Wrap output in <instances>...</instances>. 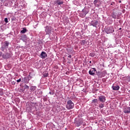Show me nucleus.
<instances>
[{
  "label": "nucleus",
  "instance_id": "1",
  "mask_svg": "<svg viewBox=\"0 0 130 130\" xmlns=\"http://www.w3.org/2000/svg\"><path fill=\"white\" fill-rule=\"evenodd\" d=\"M82 13H79V17L81 18H85L86 17V15L89 13V9L87 7H84V8L82 11Z\"/></svg>",
  "mask_w": 130,
  "mask_h": 130
},
{
  "label": "nucleus",
  "instance_id": "2",
  "mask_svg": "<svg viewBox=\"0 0 130 130\" xmlns=\"http://www.w3.org/2000/svg\"><path fill=\"white\" fill-rule=\"evenodd\" d=\"M45 32L46 35H49L50 37V35L53 33V28L52 27L47 25L45 27Z\"/></svg>",
  "mask_w": 130,
  "mask_h": 130
},
{
  "label": "nucleus",
  "instance_id": "3",
  "mask_svg": "<svg viewBox=\"0 0 130 130\" xmlns=\"http://www.w3.org/2000/svg\"><path fill=\"white\" fill-rule=\"evenodd\" d=\"M75 106V104L72 100H69L67 101V104L66 105V108L68 109V110H71V109H73Z\"/></svg>",
  "mask_w": 130,
  "mask_h": 130
},
{
  "label": "nucleus",
  "instance_id": "4",
  "mask_svg": "<svg viewBox=\"0 0 130 130\" xmlns=\"http://www.w3.org/2000/svg\"><path fill=\"white\" fill-rule=\"evenodd\" d=\"M89 26H93V27L98 28L100 26V23L98 20H92L89 23Z\"/></svg>",
  "mask_w": 130,
  "mask_h": 130
},
{
  "label": "nucleus",
  "instance_id": "5",
  "mask_svg": "<svg viewBox=\"0 0 130 130\" xmlns=\"http://www.w3.org/2000/svg\"><path fill=\"white\" fill-rule=\"evenodd\" d=\"M9 44H10V43L6 41L3 43V45L2 46V47H1L2 51H5V49H8V48H9Z\"/></svg>",
  "mask_w": 130,
  "mask_h": 130
},
{
  "label": "nucleus",
  "instance_id": "6",
  "mask_svg": "<svg viewBox=\"0 0 130 130\" xmlns=\"http://www.w3.org/2000/svg\"><path fill=\"white\" fill-rule=\"evenodd\" d=\"M74 123L76 126L79 127L82 123V120L80 118H75Z\"/></svg>",
  "mask_w": 130,
  "mask_h": 130
},
{
  "label": "nucleus",
  "instance_id": "7",
  "mask_svg": "<svg viewBox=\"0 0 130 130\" xmlns=\"http://www.w3.org/2000/svg\"><path fill=\"white\" fill-rule=\"evenodd\" d=\"M96 75L98 76V78H103V77H105V75H106V71L96 72Z\"/></svg>",
  "mask_w": 130,
  "mask_h": 130
},
{
  "label": "nucleus",
  "instance_id": "8",
  "mask_svg": "<svg viewBox=\"0 0 130 130\" xmlns=\"http://www.w3.org/2000/svg\"><path fill=\"white\" fill-rule=\"evenodd\" d=\"M107 34H110V33H113L114 32V28L112 26H110L106 30Z\"/></svg>",
  "mask_w": 130,
  "mask_h": 130
},
{
  "label": "nucleus",
  "instance_id": "9",
  "mask_svg": "<svg viewBox=\"0 0 130 130\" xmlns=\"http://www.w3.org/2000/svg\"><path fill=\"white\" fill-rule=\"evenodd\" d=\"M99 101H100L102 103H104L106 101V97L104 95L99 96Z\"/></svg>",
  "mask_w": 130,
  "mask_h": 130
},
{
  "label": "nucleus",
  "instance_id": "10",
  "mask_svg": "<svg viewBox=\"0 0 130 130\" xmlns=\"http://www.w3.org/2000/svg\"><path fill=\"white\" fill-rule=\"evenodd\" d=\"M2 56L3 58L7 59H8V58H11V57H12L11 54L9 53L3 54Z\"/></svg>",
  "mask_w": 130,
  "mask_h": 130
},
{
  "label": "nucleus",
  "instance_id": "11",
  "mask_svg": "<svg viewBox=\"0 0 130 130\" xmlns=\"http://www.w3.org/2000/svg\"><path fill=\"white\" fill-rule=\"evenodd\" d=\"M40 57H41V58H43V59L46 58V57H47V53L44 51L42 52L40 55Z\"/></svg>",
  "mask_w": 130,
  "mask_h": 130
},
{
  "label": "nucleus",
  "instance_id": "12",
  "mask_svg": "<svg viewBox=\"0 0 130 130\" xmlns=\"http://www.w3.org/2000/svg\"><path fill=\"white\" fill-rule=\"evenodd\" d=\"M95 73H96V69L92 68L89 71V74L91 76H95Z\"/></svg>",
  "mask_w": 130,
  "mask_h": 130
},
{
  "label": "nucleus",
  "instance_id": "13",
  "mask_svg": "<svg viewBox=\"0 0 130 130\" xmlns=\"http://www.w3.org/2000/svg\"><path fill=\"white\" fill-rule=\"evenodd\" d=\"M32 79V77H24L22 78V81L24 82V83H26V84H28L29 83V81Z\"/></svg>",
  "mask_w": 130,
  "mask_h": 130
},
{
  "label": "nucleus",
  "instance_id": "14",
  "mask_svg": "<svg viewBox=\"0 0 130 130\" xmlns=\"http://www.w3.org/2000/svg\"><path fill=\"white\" fill-rule=\"evenodd\" d=\"M124 113H126V114H128L130 113V107H126L123 109Z\"/></svg>",
  "mask_w": 130,
  "mask_h": 130
},
{
  "label": "nucleus",
  "instance_id": "15",
  "mask_svg": "<svg viewBox=\"0 0 130 130\" xmlns=\"http://www.w3.org/2000/svg\"><path fill=\"white\" fill-rule=\"evenodd\" d=\"M112 88L114 91H118L119 90V86L118 85H114L112 86Z\"/></svg>",
  "mask_w": 130,
  "mask_h": 130
},
{
  "label": "nucleus",
  "instance_id": "16",
  "mask_svg": "<svg viewBox=\"0 0 130 130\" xmlns=\"http://www.w3.org/2000/svg\"><path fill=\"white\" fill-rule=\"evenodd\" d=\"M56 4L57 6H60V5L63 4V0H56Z\"/></svg>",
  "mask_w": 130,
  "mask_h": 130
},
{
  "label": "nucleus",
  "instance_id": "17",
  "mask_svg": "<svg viewBox=\"0 0 130 130\" xmlns=\"http://www.w3.org/2000/svg\"><path fill=\"white\" fill-rule=\"evenodd\" d=\"M91 103H92V104H94V105L95 106H97V104H98V99H93V100L92 101Z\"/></svg>",
  "mask_w": 130,
  "mask_h": 130
},
{
  "label": "nucleus",
  "instance_id": "18",
  "mask_svg": "<svg viewBox=\"0 0 130 130\" xmlns=\"http://www.w3.org/2000/svg\"><path fill=\"white\" fill-rule=\"evenodd\" d=\"M29 86L27 85V84H25L24 85L22 86V89L23 91H25L26 90H28V89H29Z\"/></svg>",
  "mask_w": 130,
  "mask_h": 130
},
{
  "label": "nucleus",
  "instance_id": "19",
  "mask_svg": "<svg viewBox=\"0 0 130 130\" xmlns=\"http://www.w3.org/2000/svg\"><path fill=\"white\" fill-rule=\"evenodd\" d=\"M111 17L113 19H116L117 18V13L116 12H113L111 14Z\"/></svg>",
  "mask_w": 130,
  "mask_h": 130
},
{
  "label": "nucleus",
  "instance_id": "20",
  "mask_svg": "<svg viewBox=\"0 0 130 130\" xmlns=\"http://www.w3.org/2000/svg\"><path fill=\"white\" fill-rule=\"evenodd\" d=\"M43 92L42 91H41V90H38L37 93V95L38 96H41V95H42L43 94Z\"/></svg>",
  "mask_w": 130,
  "mask_h": 130
},
{
  "label": "nucleus",
  "instance_id": "21",
  "mask_svg": "<svg viewBox=\"0 0 130 130\" xmlns=\"http://www.w3.org/2000/svg\"><path fill=\"white\" fill-rule=\"evenodd\" d=\"M37 88V87L35 86H31L30 88V91H32V92H33V91H35V90H36Z\"/></svg>",
  "mask_w": 130,
  "mask_h": 130
},
{
  "label": "nucleus",
  "instance_id": "22",
  "mask_svg": "<svg viewBox=\"0 0 130 130\" xmlns=\"http://www.w3.org/2000/svg\"><path fill=\"white\" fill-rule=\"evenodd\" d=\"M26 32H27V28H23V29L21 30L20 33H22V34H24V33H26Z\"/></svg>",
  "mask_w": 130,
  "mask_h": 130
},
{
  "label": "nucleus",
  "instance_id": "23",
  "mask_svg": "<svg viewBox=\"0 0 130 130\" xmlns=\"http://www.w3.org/2000/svg\"><path fill=\"white\" fill-rule=\"evenodd\" d=\"M43 76L45 77H48V72L45 71L43 74Z\"/></svg>",
  "mask_w": 130,
  "mask_h": 130
},
{
  "label": "nucleus",
  "instance_id": "24",
  "mask_svg": "<svg viewBox=\"0 0 130 130\" xmlns=\"http://www.w3.org/2000/svg\"><path fill=\"white\" fill-rule=\"evenodd\" d=\"M89 56H91V57H94L95 55H96V54L94 52H91L89 54Z\"/></svg>",
  "mask_w": 130,
  "mask_h": 130
},
{
  "label": "nucleus",
  "instance_id": "25",
  "mask_svg": "<svg viewBox=\"0 0 130 130\" xmlns=\"http://www.w3.org/2000/svg\"><path fill=\"white\" fill-rule=\"evenodd\" d=\"M16 20H17V18L15 17L11 18V21L12 23H15V21H16Z\"/></svg>",
  "mask_w": 130,
  "mask_h": 130
},
{
  "label": "nucleus",
  "instance_id": "26",
  "mask_svg": "<svg viewBox=\"0 0 130 130\" xmlns=\"http://www.w3.org/2000/svg\"><path fill=\"white\" fill-rule=\"evenodd\" d=\"M0 95L3 96L4 95V90L3 89H0Z\"/></svg>",
  "mask_w": 130,
  "mask_h": 130
},
{
  "label": "nucleus",
  "instance_id": "27",
  "mask_svg": "<svg viewBox=\"0 0 130 130\" xmlns=\"http://www.w3.org/2000/svg\"><path fill=\"white\" fill-rule=\"evenodd\" d=\"M103 107H104V104L103 103H101L99 105V108H103Z\"/></svg>",
  "mask_w": 130,
  "mask_h": 130
},
{
  "label": "nucleus",
  "instance_id": "28",
  "mask_svg": "<svg viewBox=\"0 0 130 130\" xmlns=\"http://www.w3.org/2000/svg\"><path fill=\"white\" fill-rule=\"evenodd\" d=\"M81 45H85L86 44V41L85 40H82L81 42Z\"/></svg>",
  "mask_w": 130,
  "mask_h": 130
},
{
  "label": "nucleus",
  "instance_id": "29",
  "mask_svg": "<svg viewBox=\"0 0 130 130\" xmlns=\"http://www.w3.org/2000/svg\"><path fill=\"white\" fill-rule=\"evenodd\" d=\"M49 94L50 95H54V92H53V90H51V91L49 92Z\"/></svg>",
  "mask_w": 130,
  "mask_h": 130
},
{
  "label": "nucleus",
  "instance_id": "30",
  "mask_svg": "<svg viewBox=\"0 0 130 130\" xmlns=\"http://www.w3.org/2000/svg\"><path fill=\"white\" fill-rule=\"evenodd\" d=\"M97 3H99V0H94L93 2L94 5H96V4H97Z\"/></svg>",
  "mask_w": 130,
  "mask_h": 130
},
{
  "label": "nucleus",
  "instance_id": "31",
  "mask_svg": "<svg viewBox=\"0 0 130 130\" xmlns=\"http://www.w3.org/2000/svg\"><path fill=\"white\" fill-rule=\"evenodd\" d=\"M21 37L24 39H26V38H27V36H26V35H23Z\"/></svg>",
  "mask_w": 130,
  "mask_h": 130
},
{
  "label": "nucleus",
  "instance_id": "32",
  "mask_svg": "<svg viewBox=\"0 0 130 130\" xmlns=\"http://www.w3.org/2000/svg\"><path fill=\"white\" fill-rule=\"evenodd\" d=\"M5 23H9V21L8 20V18H5L4 19Z\"/></svg>",
  "mask_w": 130,
  "mask_h": 130
},
{
  "label": "nucleus",
  "instance_id": "33",
  "mask_svg": "<svg viewBox=\"0 0 130 130\" xmlns=\"http://www.w3.org/2000/svg\"><path fill=\"white\" fill-rule=\"evenodd\" d=\"M21 78H20L19 79L17 80V83H20V82H21Z\"/></svg>",
  "mask_w": 130,
  "mask_h": 130
},
{
  "label": "nucleus",
  "instance_id": "34",
  "mask_svg": "<svg viewBox=\"0 0 130 130\" xmlns=\"http://www.w3.org/2000/svg\"><path fill=\"white\" fill-rule=\"evenodd\" d=\"M11 83H12V85H15L16 82H15V81H12V82H11Z\"/></svg>",
  "mask_w": 130,
  "mask_h": 130
},
{
  "label": "nucleus",
  "instance_id": "35",
  "mask_svg": "<svg viewBox=\"0 0 130 130\" xmlns=\"http://www.w3.org/2000/svg\"><path fill=\"white\" fill-rule=\"evenodd\" d=\"M68 57H69V58H72V55H70L68 56Z\"/></svg>",
  "mask_w": 130,
  "mask_h": 130
},
{
  "label": "nucleus",
  "instance_id": "36",
  "mask_svg": "<svg viewBox=\"0 0 130 130\" xmlns=\"http://www.w3.org/2000/svg\"><path fill=\"white\" fill-rule=\"evenodd\" d=\"M8 5H9L8 3H6V4H5V6H6V7H8Z\"/></svg>",
  "mask_w": 130,
  "mask_h": 130
},
{
  "label": "nucleus",
  "instance_id": "37",
  "mask_svg": "<svg viewBox=\"0 0 130 130\" xmlns=\"http://www.w3.org/2000/svg\"><path fill=\"white\" fill-rule=\"evenodd\" d=\"M2 54H3V52H0V56H2Z\"/></svg>",
  "mask_w": 130,
  "mask_h": 130
},
{
  "label": "nucleus",
  "instance_id": "38",
  "mask_svg": "<svg viewBox=\"0 0 130 130\" xmlns=\"http://www.w3.org/2000/svg\"><path fill=\"white\" fill-rule=\"evenodd\" d=\"M62 109V110H66V108L63 107Z\"/></svg>",
  "mask_w": 130,
  "mask_h": 130
},
{
  "label": "nucleus",
  "instance_id": "39",
  "mask_svg": "<svg viewBox=\"0 0 130 130\" xmlns=\"http://www.w3.org/2000/svg\"><path fill=\"white\" fill-rule=\"evenodd\" d=\"M89 63H92V61H90Z\"/></svg>",
  "mask_w": 130,
  "mask_h": 130
},
{
  "label": "nucleus",
  "instance_id": "40",
  "mask_svg": "<svg viewBox=\"0 0 130 130\" xmlns=\"http://www.w3.org/2000/svg\"><path fill=\"white\" fill-rule=\"evenodd\" d=\"M110 6H113V4H111Z\"/></svg>",
  "mask_w": 130,
  "mask_h": 130
},
{
  "label": "nucleus",
  "instance_id": "41",
  "mask_svg": "<svg viewBox=\"0 0 130 130\" xmlns=\"http://www.w3.org/2000/svg\"><path fill=\"white\" fill-rule=\"evenodd\" d=\"M119 30H121V28H120L119 29Z\"/></svg>",
  "mask_w": 130,
  "mask_h": 130
},
{
  "label": "nucleus",
  "instance_id": "42",
  "mask_svg": "<svg viewBox=\"0 0 130 130\" xmlns=\"http://www.w3.org/2000/svg\"><path fill=\"white\" fill-rule=\"evenodd\" d=\"M68 60H70V59L68 58Z\"/></svg>",
  "mask_w": 130,
  "mask_h": 130
},
{
  "label": "nucleus",
  "instance_id": "43",
  "mask_svg": "<svg viewBox=\"0 0 130 130\" xmlns=\"http://www.w3.org/2000/svg\"><path fill=\"white\" fill-rule=\"evenodd\" d=\"M44 101H46V100H45V99H44Z\"/></svg>",
  "mask_w": 130,
  "mask_h": 130
},
{
  "label": "nucleus",
  "instance_id": "44",
  "mask_svg": "<svg viewBox=\"0 0 130 130\" xmlns=\"http://www.w3.org/2000/svg\"><path fill=\"white\" fill-rule=\"evenodd\" d=\"M129 106H130V103H129Z\"/></svg>",
  "mask_w": 130,
  "mask_h": 130
},
{
  "label": "nucleus",
  "instance_id": "45",
  "mask_svg": "<svg viewBox=\"0 0 130 130\" xmlns=\"http://www.w3.org/2000/svg\"><path fill=\"white\" fill-rule=\"evenodd\" d=\"M119 3H121V1H119Z\"/></svg>",
  "mask_w": 130,
  "mask_h": 130
},
{
  "label": "nucleus",
  "instance_id": "46",
  "mask_svg": "<svg viewBox=\"0 0 130 130\" xmlns=\"http://www.w3.org/2000/svg\"><path fill=\"white\" fill-rule=\"evenodd\" d=\"M113 5H114V3H113Z\"/></svg>",
  "mask_w": 130,
  "mask_h": 130
}]
</instances>
